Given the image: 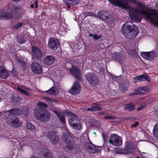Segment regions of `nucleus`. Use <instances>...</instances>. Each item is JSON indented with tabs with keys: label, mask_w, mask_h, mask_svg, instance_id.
<instances>
[{
	"label": "nucleus",
	"mask_w": 158,
	"mask_h": 158,
	"mask_svg": "<svg viewBox=\"0 0 158 158\" xmlns=\"http://www.w3.org/2000/svg\"><path fill=\"white\" fill-rule=\"evenodd\" d=\"M140 14L144 16L145 18L149 20L152 24L158 28V16L154 12H151L143 9H141L140 11L135 9L133 13H130L129 15L132 19L140 22H141V19L139 17V15Z\"/></svg>",
	"instance_id": "f257e3e1"
},
{
	"label": "nucleus",
	"mask_w": 158,
	"mask_h": 158,
	"mask_svg": "<svg viewBox=\"0 0 158 158\" xmlns=\"http://www.w3.org/2000/svg\"><path fill=\"white\" fill-rule=\"evenodd\" d=\"M24 12L19 7L15 6L12 4H10L7 10V13L2 12L0 13V19L2 20H8L13 17L15 19H19Z\"/></svg>",
	"instance_id": "f03ea898"
},
{
	"label": "nucleus",
	"mask_w": 158,
	"mask_h": 158,
	"mask_svg": "<svg viewBox=\"0 0 158 158\" xmlns=\"http://www.w3.org/2000/svg\"><path fill=\"white\" fill-rule=\"evenodd\" d=\"M35 113L37 118L41 121L46 122L50 119V113L45 109L36 108Z\"/></svg>",
	"instance_id": "7ed1b4c3"
},
{
	"label": "nucleus",
	"mask_w": 158,
	"mask_h": 158,
	"mask_svg": "<svg viewBox=\"0 0 158 158\" xmlns=\"http://www.w3.org/2000/svg\"><path fill=\"white\" fill-rule=\"evenodd\" d=\"M63 113L71 118L69 120V122L70 125L74 127H76L78 130L80 129L81 127V125L78 120V117L74 113H72L69 111H63Z\"/></svg>",
	"instance_id": "20e7f679"
},
{
	"label": "nucleus",
	"mask_w": 158,
	"mask_h": 158,
	"mask_svg": "<svg viewBox=\"0 0 158 158\" xmlns=\"http://www.w3.org/2000/svg\"><path fill=\"white\" fill-rule=\"evenodd\" d=\"M109 143L116 147H119L122 144V142L120 138L115 134H112L110 135Z\"/></svg>",
	"instance_id": "39448f33"
},
{
	"label": "nucleus",
	"mask_w": 158,
	"mask_h": 158,
	"mask_svg": "<svg viewBox=\"0 0 158 158\" xmlns=\"http://www.w3.org/2000/svg\"><path fill=\"white\" fill-rule=\"evenodd\" d=\"M86 80L91 85H95L98 84L99 81L97 77L93 73H88L85 75Z\"/></svg>",
	"instance_id": "423d86ee"
},
{
	"label": "nucleus",
	"mask_w": 158,
	"mask_h": 158,
	"mask_svg": "<svg viewBox=\"0 0 158 158\" xmlns=\"http://www.w3.org/2000/svg\"><path fill=\"white\" fill-rule=\"evenodd\" d=\"M10 115H8L7 117V123L8 124L15 127L20 126L21 122L18 118L15 116H10Z\"/></svg>",
	"instance_id": "0eeeda50"
},
{
	"label": "nucleus",
	"mask_w": 158,
	"mask_h": 158,
	"mask_svg": "<svg viewBox=\"0 0 158 158\" xmlns=\"http://www.w3.org/2000/svg\"><path fill=\"white\" fill-rule=\"evenodd\" d=\"M71 74L75 78L80 81L82 80V75L79 69L75 66H73L72 68L69 69Z\"/></svg>",
	"instance_id": "6e6552de"
},
{
	"label": "nucleus",
	"mask_w": 158,
	"mask_h": 158,
	"mask_svg": "<svg viewBox=\"0 0 158 158\" xmlns=\"http://www.w3.org/2000/svg\"><path fill=\"white\" fill-rule=\"evenodd\" d=\"M62 136L64 137V141L66 144L67 147L71 149L73 147V144L71 141L70 133L69 131H66L63 133Z\"/></svg>",
	"instance_id": "1a4fd4ad"
},
{
	"label": "nucleus",
	"mask_w": 158,
	"mask_h": 158,
	"mask_svg": "<svg viewBox=\"0 0 158 158\" xmlns=\"http://www.w3.org/2000/svg\"><path fill=\"white\" fill-rule=\"evenodd\" d=\"M48 45L52 50H56L59 46L60 43L58 39L50 37L48 39Z\"/></svg>",
	"instance_id": "9d476101"
},
{
	"label": "nucleus",
	"mask_w": 158,
	"mask_h": 158,
	"mask_svg": "<svg viewBox=\"0 0 158 158\" xmlns=\"http://www.w3.org/2000/svg\"><path fill=\"white\" fill-rule=\"evenodd\" d=\"M81 87L79 83L75 81L69 92L72 95H76L78 94L80 91Z\"/></svg>",
	"instance_id": "9b49d317"
},
{
	"label": "nucleus",
	"mask_w": 158,
	"mask_h": 158,
	"mask_svg": "<svg viewBox=\"0 0 158 158\" xmlns=\"http://www.w3.org/2000/svg\"><path fill=\"white\" fill-rule=\"evenodd\" d=\"M48 138L53 143L56 144L59 140V137L54 131H51L48 134Z\"/></svg>",
	"instance_id": "f8f14e48"
},
{
	"label": "nucleus",
	"mask_w": 158,
	"mask_h": 158,
	"mask_svg": "<svg viewBox=\"0 0 158 158\" xmlns=\"http://www.w3.org/2000/svg\"><path fill=\"white\" fill-rule=\"evenodd\" d=\"M31 67L32 71L35 73L40 74L42 73V68L38 63L36 62H32Z\"/></svg>",
	"instance_id": "ddd939ff"
},
{
	"label": "nucleus",
	"mask_w": 158,
	"mask_h": 158,
	"mask_svg": "<svg viewBox=\"0 0 158 158\" xmlns=\"http://www.w3.org/2000/svg\"><path fill=\"white\" fill-rule=\"evenodd\" d=\"M32 51L34 57L36 59L40 60L42 57V53L40 49L37 47L33 46Z\"/></svg>",
	"instance_id": "4468645a"
},
{
	"label": "nucleus",
	"mask_w": 158,
	"mask_h": 158,
	"mask_svg": "<svg viewBox=\"0 0 158 158\" xmlns=\"http://www.w3.org/2000/svg\"><path fill=\"white\" fill-rule=\"evenodd\" d=\"M132 23L130 21L127 22H125L123 25L122 29V32L123 35L125 36V32H126V33L128 34L129 32L132 30Z\"/></svg>",
	"instance_id": "2eb2a0df"
},
{
	"label": "nucleus",
	"mask_w": 158,
	"mask_h": 158,
	"mask_svg": "<svg viewBox=\"0 0 158 158\" xmlns=\"http://www.w3.org/2000/svg\"><path fill=\"white\" fill-rule=\"evenodd\" d=\"M140 55L143 58L148 60H154L156 56L155 52L154 51L152 52H141Z\"/></svg>",
	"instance_id": "dca6fc26"
},
{
	"label": "nucleus",
	"mask_w": 158,
	"mask_h": 158,
	"mask_svg": "<svg viewBox=\"0 0 158 158\" xmlns=\"http://www.w3.org/2000/svg\"><path fill=\"white\" fill-rule=\"evenodd\" d=\"M85 146L88 151L90 153H94L96 152H99V149L96 148L94 145L91 143L86 142L85 143Z\"/></svg>",
	"instance_id": "f3484780"
},
{
	"label": "nucleus",
	"mask_w": 158,
	"mask_h": 158,
	"mask_svg": "<svg viewBox=\"0 0 158 158\" xmlns=\"http://www.w3.org/2000/svg\"><path fill=\"white\" fill-rule=\"evenodd\" d=\"M98 17L100 19L106 20L110 19L111 18V16L105 11L101 10L98 13Z\"/></svg>",
	"instance_id": "a211bd4d"
},
{
	"label": "nucleus",
	"mask_w": 158,
	"mask_h": 158,
	"mask_svg": "<svg viewBox=\"0 0 158 158\" xmlns=\"http://www.w3.org/2000/svg\"><path fill=\"white\" fill-rule=\"evenodd\" d=\"M55 60V58L52 55H48L44 58L43 62L47 65H50L53 64Z\"/></svg>",
	"instance_id": "6ab92c4d"
},
{
	"label": "nucleus",
	"mask_w": 158,
	"mask_h": 158,
	"mask_svg": "<svg viewBox=\"0 0 158 158\" xmlns=\"http://www.w3.org/2000/svg\"><path fill=\"white\" fill-rule=\"evenodd\" d=\"M138 30L136 28H134L132 27V30L129 32L128 34L126 33L125 32V37L129 39H131L135 37L136 36L138 33Z\"/></svg>",
	"instance_id": "aec40b11"
},
{
	"label": "nucleus",
	"mask_w": 158,
	"mask_h": 158,
	"mask_svg": "<svg viewBox=\"0 0 158 158\" xmlns=\"http://www.w3.org/2000/svg\"><path fill=\"white\" fill-rule=\"evenodd\" d=\"M9 76L8 72L6 69L3 67L0 66V77L2 78L6 79Z\"/></svg>",
	"instance_id": "412c9836"
},
{
	"label": "nucleus",
	"mask_w": 158,
	"mask_h": 158,
	"mask_svg": "<svg viewBox=\"0 0 158 158\" xmlns=\"http://www.w3.org/2000/svg\"><path fill=\"white\" fill-rule=\"evenodd\" d=\"M135 79L137 82L146 80L149 82L150 81L149 77L146 74L141 75L138 76H136L135 77Z\"/></svg>",
	"instance_id": "4be33fe9"
},
{
	"label": "nucleus",
	"mask_w": 158,
	"mask_h": 158,
	"mask_svg": "<svg viewBox=\"0 0 158 158\" xmlns=\"http://www.w3.org/2000/svg\"><path fill=\"white\" fill-rule=\"evenodd\" d=\"M126 148L130 153H132L135 150V146L134 143L130 141H126Z\"/></svg>",
	"instance_id": "5701e85b"
},
{
	"label": "nucleus",
	"mask_w": 158,
	"mask_h": 158,
	"mask_svg": "<svg viewBox=\"0 0 158 158\" xmlns=\"http://www.w3.org/2000/svg\"><path fill=\"white\" fill-rule=\"evenodd\" d=\"M147 90V88L145 87H142L138 89H134L133 94H144Z\"/></svg>",
	"instance_id": "b1692460"
},
{
	"label": "nucleus",
	"mask_w": 158,
	"mask_h": 158,
	"mask_svg": "<svg viewBox=\"0 0 158 158\" xmlns=\"http://www.w3.org/2000/svg\"><path fill=\"white\" fill-rule=\"evenodd\" d=\"M8 111L9 112V115H10V116H14V115H19L21 114V110L17 108H13L7 111Z\"/></svg>",
	"instance_id": "393cba45"
},
{
	"label": "nucleus",
	"mask_w": 158,
	"mask_h": 158,
	"mask_svg": "<svg viewBox=\"0 0 158 158\" xmlns=\"http://www.w3.org/2000/svg\"><path fill=\"white\" fill-rule=\"evenodd\" d=\"M128 85L129 83L127 81L124 83L121 84L119 85V89L122 92L124 93L127 90Z\"/></svg>",
	"instance_id": "a878e982"
},
{
	"label": "nucleus",
	"mask_w": 158,
	"mask_h": 158,
	"mask_svg": "<svg viewBox=\"0 0 158 158\" xmlns=\"http://www.w3.org/2000/svg\"><path fill=\"white\" fill-rule=\"evenodd\" d=\"M80 2L79 0H69L66 5L68 8H70L71 6L69 5H77L80 3Z\"/></svg>",
	"instance_id": "bb28decb"
},
{
	"label": "nucleus",
	"mask_w": 158,
	"mask_h": 158,
	"mask_svg": "<svg viewBox=\"0 0 158 158\" xmlns=\"http://www.w3.org/2000/svg\"><path fill=\"white\" fill-rule=\"evenodd\" d=\"M102 109V108L99 105L92 106L90 108L87 109V111H94L97 110H101Z\"/></svg>",
	"instance_id": "cd10ccee"
},
{
	"label": "nucleus",
	"mask_w": 158,
	"mask_h": 158,
	"mask_svg": "<svg viewBox=\"0 0 158 158\" xmlns=\"http://www.w3.org/2000/svg\"><path fill=\"white\" fill-rule=\"evenodd\" d=\"M54 112L57 117L59 118L61 123L63 124L65 123V118L64 116L61 113L57 112L56 111H54Z\"/></svg>",
	"instance_id": "c85d7f7f"
},
{
	"label": "nucleus",
	"mask_w": 158,
	"mask_h": 158,
	"mask_svg": "<svg viewBox=\"0 0 158 158\" xmlns=\"http://www.w3.org/2000/svg\"><path fill=\"white\" fill-rule=\"evenodd\" d=\"M153 133L154 138L158 141V123L155 124Z\"/></svg>",
	"instance_id": "c756f323"
},
{
	"label": "nucleus",
	"mask_w": 158,
	"mask_h": 158,
	"mask_svg": "<svg viewBox=\"0 0 158 158\" xmlns=\"http://www.w3.org/2000/svg\"><path fill=\"white\" fill-rule=\"evenodd\" d=\"M124 107L125 109L129 111H132L135 109L134 105L132 103L128 104L125 105Z\"/></svg>",
	"instance_id": "7c9ffc66"
},
{
	"label": "nucleus",
	"mask_w": 158,
	"mask_h": 158,
	"mask_svg": "<svg viewBox=\"0 0 158 158\" xmlns=\"http://www.w3.org/2000/svg\"><path fill=\"white\" fill-rule=\"evenodd\" d=\"M57 89L56 88L52 87L49 90L46 91L45 92L51 95H56L57 94Z\"/></svg>",
	"instance_id": "2f4dec72"
},
{
	"label": "nucleus",
	"mask_w": 158,
	"mask_h": 158,
	"mask_svg": "<svg viewBox=\"0 0 158 158\" xmlns=\"http://www.w3.org/2000/svg\"><path fill=\"white\" fill-rule=\"evenodd\" d=\"M27 128L31 131L32 132L35 131L36 130L35 126L30 123H27Z\"/></svg>",
	"instance_id": "473e14b6"
},
{
	"label": "nucleus",
	"mask_w": 158,
	"mask_h": 158,
	"mask_svg": "<svg viewBox=\"0 0 158 158\" xmlns=\"http://www.w3.org/2000/svg\"><path fill=\"white\" fill-rule=\"evenodd\" d=\"M117 153L118 154H128L129 153V151H128L126 148H119L118 149Z\"/></svg>",
	"instance_id": "72a5a7b5"
},
{
	"label": "nucleus",
	"mask_w": 158,
	"mask_h": 158,
	"mask_svg": "<svg viewBox=\"0 0 158 158\" xmlns=\"http://www.w3.org/2000/svg\"><path fill=\"white\" fill-rule=\"evenodd\" d=\"M43 158H52V156L50 152L47 151L44 153Z\"/></svg>",
	"instance_id": "f704fd0d"
},
{
	"label": "nucleus",
	"mask_w": 158,
	"mask_h": 158,
	"mask_svg": "<svg viewBox=\"0 0 158 158\" xmlns=\"http://www.w3.org/2000/svg\"><path fill=\"white\" fill-rule=\"evenodd\" d=\"M37 106H38L40 107L39 108H41L42 109H43L42 108H46L48 106V105H47V104L42 102H38L37 103Z\"/></svg>",
	"instance_id": "c9c22d12"
},
{
	"label": "nucleus",
	"mask_w": 158,
	"mask_h": 158,
	"mask_svg": "<svg viewBox=\"0 0 158 158\" xmlns=\"http://www.w3.org/2000/svg\"><path fill=\"white\" fill-rule=\"evenodd\" d=\"M28 109L27 108H24L22 111H21V113L24 115V117H27L28 115Z\"/></svg>",
	"instance_id": "e433bc0d"
},
{
	"label": "nucleus",
	"mask_w": 158,
	"mask_h": 158,
	"mask_svg": "<svg viewBox=\"0 0 158 158\" xmlns=\"http://www.w3.org/2000/svg\"><path fill=\"white\" fill-rule=\"evenodd\" d=\"M119 53L118 52H116L112 55V56L114 58H115L118 61L121 60L119 58Z\"/></svg>",
	"instance_id": "4c0bfd02"
},
{
	"label": "nucleus",
	"mask_w": 158,
	"mask_h": 158,
	"mask_svg": "<svg viewBox=\"0 0 158 158\" xmlns=\"http://www.w3.org/2000/svg\"><path fill=\"white\" fill-rule=\"evenodd\" d=\"M23 24V23L22 22H19L16 25L14 26L13 28L14 29H17L22 26Z\"/></svg>",
	"instance_id": "58836bf2"
},
{
	"label": "nucleus",
	"mask_w": 158,
	"mask_h": 158,
	"mask_svg": "<svg viewBox=\"0 0 158 158\" xmlns=\"http://www.w3.org/2000/svg\"><path fill=\"white\" fill-rule=\"evenodd\" d=\"M83 14L85 16V17L87 16H94V13L86 11L84 12Z\"/></svg>",
	"instance_id": "ea45409f"
},
{
	"label": "nucleus",
	"mask_w": 158,
	"mask_h": 158,
	"mask_svg": "<svg viewBox=\"0 0 158 158\" xmlns=\"http://www.w3.org/2000/svg\"><path fill=\"white\" fill-rule=\"evenodd\" d=\"M17 42L20 44H23L25 42V40L22 37H19L17 39Z\"/></svg>",
	"instance_id": "a19ab883"
},
{
	"label": "nucleus",
	"mask_w": 158,
	"mask_h": 158,
	"mask_svg": "<svg viewBox=\"0 0 158 158\" xmlns=\"http://www.w3.org/2000/svg\"><path fill=\"white\" fill-rule=\"evenodd\" d=\"M104 118L106 119H115L116 117L114 116H106L104 117Z\"/></svg>",
	"instance_id": "79ce46f5"
},
{
	"label": "nucleus",
	"mask_w": 158,
	"mask_h": 158,
	"mask_svg": "<svg viewBox=\"0 0 158 158\" xmlns=\"http://www.w3.org/2000/svg\"><path fill=\"white\" fill-rule=\"evenodd\" d=\"M16 89L22 93L24 91V90L21 87L17 86L16 87Z\"/></svg>",
	"instance_id": "37998d69"
},
{
	"label": "nucleus",
	"mask_w": 158,
	"mask_h": 158,
	"mask_svg": "<svg viewBox=\"0 0 158 158\" xmlns=\"http://www.w3.org/2000/svg\"><path fill=\"white\" fill-rule=\"evenodd\" d=\"M139 124V123L138 122H135L134 124H132L131 126V128H135Z\"/></svg>",
	"instance_id": "c03bdc74"
},
{
	"label": "nucleus",
	"mask_w": 158,
	"mask_h": 158,
	"mask_svg": "<svg viewBox=\"0 0 158 158\" xmlns=\"http://www.w3.org/2000/svg\"><path fill=\"white\" fill-rule=\"evenodd\" d=\"M101 37V36L100 35H99L98 36H97L96 35H94L93 36V39H94L95 40H96L100 38Z\"/></svg>",
	"instance_id": "a18cd8bd"
},
{
	"label": "nucleus",
	"mask_w": 158,
	"mask_h": 158,
	"mask_svg": "<svg viewBox=\"0 0 158 158\" xmlns=\"http://www.w3.org/2000/svg\"><path fill=\"white\" fill-rule=\"evenodd\" d=\"M37 3V2L36 1L33 3V4H32V5H34V6H35V8H37L38 7V5Z\"/></svg>",
	"instance_id": "49530a36"
},
{
	"label": "nucleus",
	"mask_w": 158,
	"mask_h": 158,
	"mask_svg": "<svg viewBox=\"0 0 158 158\" xmlns=\"http://www.w3.org/2000/svg\"><path fill=\"white\" fill-rule=\"evenodd\" d=\"M144 107H145V106H140V107H139L137 109V110H142L144 108Z\"/></svg>",
	"instance_id": "de8ad7c7"
},
{
	"label": "nucleus",
	"mask_w": 158,
	"mask_h": 158,
	"mask_svg": "<svg viewBox=\"0 0 158 158\" xmlns=\"http://www.w3.org/2000/svg\"><path fill=\"white\" fill-rule=\"evenodd\" d=\"M23 94H24L25 95H27V96H29V94L28 92H27L24 90L23 91Z\"/></svg>",
	"instance_id": "09e8293b"
},
{
	"label": "nucleus",
	"mask_w": 158,
	"mask_h": 158,
	"mask_svg": "<svg viewBox=\"0 0 158 158\" xmlns=\"http://www.w3.org/2000/svg\"><path fill=\"white\" fill-rule=\"evenodd\" d=\"M20 64L22 65L23 66H25L26 65V63L23 61H21L20 62Z\"/></svg>",
	"instance_id": "8fccbe9b"
},
{
	"label": "nucleus",
	"mask_w": 158,
	"mask_h": 158,
	"mask_svg": "<svg viewBox=\"0 0 158 158\" xmlns=\"http://www.w3.org/2000/svg\"><path fill=\"white\" fill-rule=\"evenodd\" d=\"M142 156L144 158H147V156L145 155L144 154V155H142Z\"/></svg>",
	"instance_id": "3c124183"
},
{
	"label": "nucleus",
	"mask_w": 158,
	"mask_h": 158,
	"mask_svg": "<svg viewBox=\"0 0 158 158\" xmlns=\"http://www.w3.org/2000/svg\"><path fill=\"white\" fill-rule=\"evenodd\" d=\"M63 1L65 2V3H66V4L68 3L69 0H63Z\"/></svg>",
	"instance_id": "603ef678"
},
{
	"label": "nucleus",
	"mask_w": 158,
	"mask_h": 158,
	"mask_svg": "<svg viewBox=\"0 0 158 158\" xmlns=\"http://www.w3.org/2000/svg\"><path fill=\"white\" fill-rule=\"evenodd\" d=\"M12 1L14 2H18L21 0H11Z\"/></svg>",
	"instance_id": "864d4df0"
},
{
	"label": "nucleus",
	"mask_w": 158,
	"mask_h": 158,
	"mask_svg": "<svg viewBox=\"0 0 158 158\" xmlns=\"http://www.w3.org/2000/svg\"><path fill=\"white\" fill-rule=\"evenodd\" d=\"M34 7V5H32V4H31L30 5V7L31 8H33Z\"/></svg>",
	"instance_id": "5fc2aeb1"
},
{
	"label": "nucleus",
	"mask_w": 158,
	"mask_h": 158,
	"mask_svg": "<svg viewBox=\"0 0 158 158\" xmlns=\"http://www.w3.org/2000/svg\"><path fill=\"white\" fill-rule=\"evenodd\" d=\"M141 155H144V154H146V155L147 154L146 152H141Z\"/></svg>",
	"instance_id": "6e6d98bb"
},
{
	"label": "nucleus",
	"mask_w": 158,
	"mask_h": 158,
	"mask_svg": "<svg viewBox=\"0 0 158 158\" xmlns=\"http://www.w3.org/2000/svg\"><path fill=\"white\" fill-rule=\"evenodd\" d=\"M89 35L90 36H94V35L92 34H91V33H89Z\"/></svg>",
	"instance_id": "4d7b16f0"
},
{
	"label": "nucleus",
	"mask_w": 158,
	"mask_h": 158,
	"mask_svg": "<svg viewBox=\"0 0 158 158\" xmlns=\"http://www.w3.org/2000/svg\"><path fill=\"white\" fill-rule=\"evenodd\" d=\"M58 158H68L67 157H64V156H60V157H59Z\"/></svg>",
	"instance_id": "13d9d810"
},
{
	"label": "nucleus",
	"mask_w": 158,
	"mask_h": 158,
	"mask_svg": "<svg viewBox=\"0 0 158 158\" xmlns=\"http://www.w3.org/2000/svg\"><path fill=\"white\" fill-rule=\"evenodd\" d=\"M43 98L45 99H48V98L47 97H44Z\"/></svg>",
	"instance_id": "bf43d9fd"
},
{
	"label": "nucleus",
	"mask_w": 158,
	"mask_h": 158,
	"mask_svg": "<svg viewBox=\"0 0 158 158\" xmlns=\"http://www.w3.org/2000/svg\"><path fill=\"white\" fill-rule=\"evenodd\" d=\"M15 73V71H13H13H12V73Z\"/></svg>",
	"instance_id": "052dcab7"
},
{
	"label": "nucleus",
	"mask_w": 158,
	"mask_h": 158,
	"mask_svg": "<svg viewBox=\"0 0 158 158\" xmlns=\"http://www.w3.org/2000/svg\"><path fill=\"white\" fill-rule=\"evenodd\" d=\"M2 99L0 97V102L1 101Z\"/></svg>",
	"instance_id": "680f3d73"
},
{
	"label": "nucleus",
	"mask_w": 158,
	"mask_h": 158,
	"mask_svg": "<svg viewBox=\"0 0 158 158\" xmlns=\"http://www.w3.org/2000/svg\"><path fill=\"white\" fill-rule=\"evenodd\" d=\"M103 138H104V139L105 140V137H104V135H103Z\"/></svg>",
	"instance_id": "e2e57ef3"
},
{
	"label": "nucleus",
	"mask_w": 158,
	"mask_h": 158,
	"mask_svg": "<svg viewBox=\"0 0 158 158\" xmlns=\"http://www.w3.org/2000/svg\"><path fill=\"white\" fill-rule=\"evenodd\" d=\"M136 158H140V157L139 156H138Z\"/></svg>",
	"instance_id": "0e129e2a"
},
{
	"label": "nucleus",
	"mask_w": 158,
	"mask_h": 158,
	"mask_svg": "<svg viewBox=\"0 0 158 158\" xmlns=\"http://www.w3.org/2000/svg\"><path fill=\"white\" fill-rule=\"evenodd\" d=\"M139 6H140V7L141 6V4H140V5H139Z\"/></svg>",
	"instance_id": "69168bd1"
},
{
	"label": "nucleus",
	"mask_w": 158,
	"mask_h": 158,
	"mask_svg": "<svg viewBox=\"0 0 158 158\" xmlns=\"http://www.w3.org/2000/svg\"><path fill=\"white\" fill-rule=\"evenodd\" d=\"M94 134H96V133H95V132H94Z\"/></svg>",
	"instance_id": "338daca9"
},
{
	"label": "nucleus",
	"mask_w": 158,
	"mask_h": 158,
	"mask_svg": "<svg viewBox=\"0 0 158 158\" xmlns=\"http://www.w3.org/2000/svg\"><path fill=\"white\" fill-rule=\"evenodd\" d=\"M108 150H110L108 148Z\"/></svg>",
	"instance_id": "774afa93"
}]
</instances>
